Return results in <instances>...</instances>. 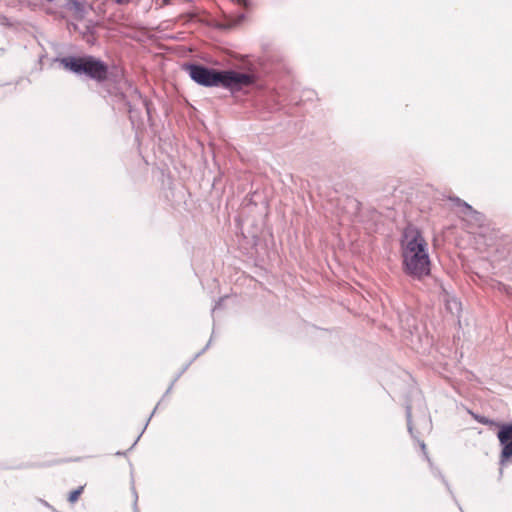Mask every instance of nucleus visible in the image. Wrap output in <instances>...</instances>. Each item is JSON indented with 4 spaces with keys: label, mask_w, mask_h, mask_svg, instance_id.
<instances>
[{
    "label": "nucleus",
    "mask_w": 512,
    "mask_h": 512,
    "mask_svg": "<svg viewBox=\"0 0 512 512\" xmlns=\"http://www.w3.org/2000/svg\"><path fill=\"white\" fill-rule=\"evenodd\" d=\"M60 64L75 74H85L92 79L102 81L107 76V66L92 56L64 57L59 59Z\"/></svg>",
    "instance_id": "3"
},
{
    "label": "nucleus",
    "mask_w": 512,
    "mask_h": 512,
    "mask_svg": "<svg viewBox=\"0 0 512 512\" xmlns=\"http://www.w3.org/2000/svg\"><path fill=\"white\" fill-rule=\"evenodd\" d=\"M82 490H83V488H82V487H80V488H78V489H76V490H73V491L69 494V501H70V502H72V503H73V502H75V501H77L78 497H79V496H80V494L82 493Z\"/></svg>",
    "instance_id": "7"
},
{
    "label": "nucleus",
    "mask_w": 512,
    "mask_h": 512,
    "mask_svg": "<svg viewBox=\"0 0 512 512\" xmlns=\"http://www.w3.org/2000/svg\"><path fill=\"white\" fill-rule=\"evenodd\" d=\"M446 308L452 314H458L461 310V303L456 298H451L446 301Z\"/></svg>",
    "instance_id": "6"
},
{
    "label": "nucleus",
    "mask_w": 512,
    "mask_h": 512,
    "mask_svg": "<svg viewBox=\"0 0 512 512\" xmlns=\"http://www.w3.org/2000/svg\"><path fill=\"white\" fill-rule=\"evenodd\" d=\"M407 418H408V430L410 433H412V426H411V411L410 408H407Z\"/></svg>",
    "instance_id": "8"
},
{
    "label": "nucleus",
    "mask_w": 512,
    "mask_h": 512,
    "mask_svg": "<svg viewBox=\"0 0 512 512\" xmlns=\"http://www.w3.org/2000/svg\"><path fill=\"white\" fill-rule=\"evenodd\" d=\"M420 445H421L422 450H423V451H425L426 446H425L424 442H421V444H420ZM424 453L426 454V452H424Z\"/></svg>",
    "instance_id": "9"
},
{
    "label": "nucleus",
    "mask_w": 512,
    "mask_h": 512,
    "mask_svg": "<svg viewBox=\"0 0 512 512\" xmlns=\"http://www.w3.org/2000/svg\"><path fill=\"white\" fill-rule=\"evenodd\" d=\"M480 422L484 423V424H488L489 423V421L487 419H482Z\"/></svg>",
    "instance_id": "10"
},
{
    "label": "nucleus",
    "mask_w": 512,
    "mask_h": 512,
    "mask_svg": "<svg viewBox=\"0 0 512 512\" xmlns=\"http://www.w3.org/2000/svg\"><path fill=\"white\" fill-rule=\"evenodd\" d=\"M127 0H117L118 3H124L126 2Z\"/></svg>",
    "instance_id": "11"
},
{
    "label": "nucleus",
    "mask_w": 512,
    "mask_h": 512,
    "mask_svg": "<svg viewBox=\"0 0 512 512\" xmlns=\"http://www.w3.org/2000/svg\"><path fill=\"white\" fill-rule=\"evenodd\" d=\"M401 248L404 269L409 275L420 278L429 274L428 244L418 229L412 226L405 228Z\"/></svg>",
    "instance_id": "1"
},
{
    "label": "nucleus",
    "mask_w": 512,
    "mask_h": 512,
    "mask_svg": "<svg viewBox=\"0 0 512 512\" xmlns=\"http://www.w3.org/2000/svg\"><path fill=\"white\" fill-rule=\"evenodd\" d=\"M467 211L465 212V219L469 222H475L478 226L481 227L483 216L479 212L472 210V208L466 205Z\"/></svg>",
    "instance_id": "5"
},
{
    "label": "nucleus",
    "mask_w": 512,
    "mask_h": 512,
    "mask_svg": "<svg viewBox=\"0 0 512 512\" xmlns=\"http://www.w3.org/2000/svg\"><path fill=\"white\" fill-rule=\"evenodd\" d=\"M497 436L502 445L500 463L504 465L505 462L512 460V424L503 425Z\"/></svg>",
    "instance_id": "4"
},
{
    "label": "nucleus",
    "mask_w": 512,
    "mask_h": 512,
    "mask_svg": "<svg viewBox=\"0 0 512 512\" xmlns=\"http://www.w3.org/2000/svg\"><path fill=\"white\" fill-rule=\"evenodd\" d=\"M186 70L193 81L205 87H223L238 91L254 83L252 75L234 70L219 71L196 64L188 65Z\"/></svg>",
    "instance_id": "2"
}]
</instances>
